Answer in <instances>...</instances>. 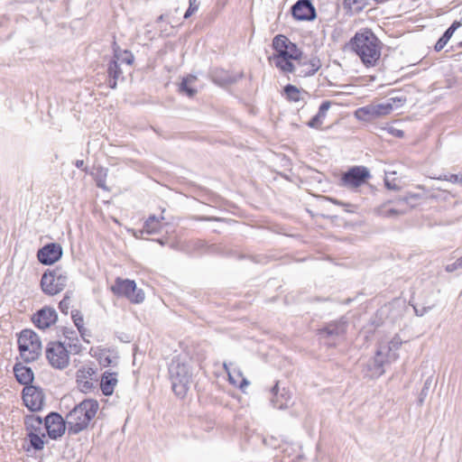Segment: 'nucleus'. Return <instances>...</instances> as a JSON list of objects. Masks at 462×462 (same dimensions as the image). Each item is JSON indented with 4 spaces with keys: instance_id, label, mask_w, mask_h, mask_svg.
<instances>
[{
    "instance_id": "52",
    "label": "nucleus",
    "mask_w": 462,
    "mask_h": 462,
    "mask_svg": "<svg viewBox=\"0 0 462 462\" xmlns=\"http://www.w3.org/2000/svg\"><path fill=\"white\" fill-rule=\"evenodd\" d=\"M426 311V309H424V310L420 313H419V310L417 309H415V312L417 315H420V316H423L424 312Z\"/></svg>"
},
{
    "instance_id": "1",
    "label": "nucleus",
    "mask_w": 462,
    "mask_h": 462,
    "mask_svg": "<svg viewBox=\"0 0 462 462\" xmlns=\"http://www.w3.org/2000/svg\"><path fill=\"white\" fill-rule=\"evenodd\" d=\"M349 44L366 67L376 65L381 57V42L371 30L357 32Z\"/></svg>"
},
{
    "instance_id": "47",
    "label": "nucleus",
    "mask_w": 462,
    "mask_h": 462,
    "mask_svg": "<svg viewBox=\"0 0 462 462\" xmlns=\"http://www.w3.org/2000/svg\"><path fill=\"white\" fill-rule=\"evenodd\" d=\"M69 298L65 297L60 302V308L63 310L64 308H68L69 305Z\"/></svg>"
},
{
    "instance_id": "50",
    "label": "nucleus",
    "mask_w": 462,
    "mask_h": 462,
    "mask_svg": "<svg viewBox=\"0 0 462 462\" xmlns=\"http://www.w3.org/2000/svg\"><path fill=\"white\" fill-rule=\"evenodd\" d=\"M83 165H84V161H82V160H78V161L76 162V167H77V168H79V169H80V168H82V167H83Z\"/></svg>"
},
{
    "instance_id": "24",
    "label": "nucleus",
    "mask_w": 462,
    "mask_h": 462,
    "mask_svg": "<svg viewBox=\"0 0 462 462\" xmlns=\"http://www.w3.org/2000/svg\"><path fill=\"white\" fill-rule=\"evenodd\" d=\"M117 383L116 373L105 372L100 382V388L105 395H111L114 393L115 386Z\"/></svg>"
},
{
    "instance_id": "14",
    "label": "nucleus",
    "mask_w": 462,
    "mask_h": 462,
    "mask_svg": "<svg viewBox=\"0 0 462 462\" xmlns=\"http://www.w3.org/2000/svg\"><path fill=\"white\" fill-rule=\"evenodd\" d=\"M291 14L298 21H313L316 9L310 0H299L291 6Z\"/></svg>"
},
{
    "instance_id": "33",
    "label": "nucleus",
    "mask_w": 462,
    "mask_h": 462,
    "mask_svg": "<svg viewBox=\"0 0 462 462\" xmlns=\"http://www.w3.org/2000/svg\"><path fill=\"white\" fill-rule=\"evenodd\" d=\"M168 225L165 222V217L161 216V217H157L154 215L150 216L145 221L146 231H157L158 229L164 228Z\"/></svg>"
},
{
    "instance_id": "20",
    "label": "nucleus",
    "mask_w": 462,
    "mask_h": 462,
    "mask_svg": "<svg viewBox=\"0 0 462 462\" xmlns=\"http://www.w3.org/2000/svg\"><path fill=\"white\" fill-rule=\"evenodd\" d=\"M346 329V324L345 321L339 320L329 323L321 331L323 338L329 339L331 337H341L345 334Z\"/></svg>"
},
{
    "instance_id": "19",
    "label": "nucleus",
    "mask_w": 462,
    "mask_h": 462,
    "mask_svg": "<svg viewBox=\"0 0 462 462\" xmlns=\"http://www.w3.org/2000/svg\"><path fill=\"white\" fill-rule=\"evenodd\" d=\"M273 397L271 399V402L273 405V407L277 409H286L289 407L291 401V395L288 391L283 389L281 393L279 391L278 383H276L273 390Z\"/></svg>"
},
{
    "instance_id": "7",
    "label": "nucleus",
    "mask_w": 462,
    "mask_h": 462,
    "mask_svg": "<svg viewBox=\"0 0 462 462\" xmlns=\"http://www.w3.org/2000/svg\"><path fill=\"white\" fill-rule=\"evenodd\" d=\"M68 276L61 269L45 273L41 279V287L48 295H56L67 286Z\"/></svg>"
},
{
    "instance_id": "16",
    "label": "nucleus",
    "mask_w": 462,
    "mask_h": 462,
    "mask_svg": "<svg viewBox=\"0 0 462 462\" xmlns=\"http://www.w3.org/2000/svg\"><path fill=\"white\" fill-rule=\"evenodd\" d=\"M76 381L79 389L81 392L88 393L94 387L96 379V371L91 367L83 366L77 371Z\"/></svg>"
},
{
    "instance_id": "27",
    "label": "nucleus",
    "mask_w": 462,
    "mask_h": 462,
    "mask_svg": "<svg viewBox=\"0 0 462 462\" xmlns=\"http://www.w3.org/2000/svg\"><path fill=\"white\" fill-rule=\"evenodd\" d=\"M269 60L283 72H296L295 64L288 58L273 54L269 58Z\"/></svg>"
},
{
    "instance_id": "43",
    "label": "nucleus",
    "mask_w": 462,
    "mask_h": 462,
    "mask_svg": "<svg viewBox=\"0 0 462 462\" xmlns=\"http://www.w3.org/2000/svg\"><path fill=\"white\" fill-rule=\"evenodd\" d=\"M445 269L448 273H452L458 269H462L460 259L458 258L455 263L448 264Z\"/></svg>"
},
{
    "instance_id": "34",
    "label": "nucleus",
    "mask_w": 462,
    "mask_h": 462,
    "mask_svg": "<svg viewBox=\"0 0 462 462\" xmlns=\"http://www.w3.org/2000/svg\"><path fill=\"white\" fill-rule=\"evenodd\" d=\"M291 42L282 34L276 35L273 40V48L276 51L275 54H282Z\"/></svg>"
},
{
    "instance_id": "38",
    "label": "nucleus",
    "mask_w": 462,
    "mask_h": 462,
    "mask_svg": "<svg viewBox=\"0 0 462 462\" xmlns=\"http://www.w3.org/2000/svg\"><path fill=\"white\" fill-rule=\"evenodd\" d=\"M106 175H107V170L100 168L97 170L96 176H95V180H96L97 186L104 190L108 189L106 185Z\"/></svg>"
},
{
    "instance_id": "5",
    "label": "nucleus",
    "mask_w": 462,
    "mask_h": 462,
    "mask_svg": "<svg viewBox=\"0 0 462 462\" xmlns=\"http://www.w3.org/2000/svg\"><path fill=\"white\" fill-rule=\"evenodd\" d=\"M17 343L21 358L26 363L37 360L42 354L40 337L31 329L21 331Z\"/></svg>"
},
{
    "instance_id": "39",
    "label": "nucleus",
    "mask_w": 462,
    "mask_h": 462,
    "mask_svg": "<svg viewBox=\"0 0 462 462\" xmlns=\"http://www.w3.org/2000/svg\"><path fill=\"white\" fill-rule=\"evenodd\" d=\"M72 319L75 326L77 327L79 332L80 333L81 337H84L87 332V329L84 328V319L83 316L80 314L79 311H76L72 313Z\"/></svg>"
},
{
    "instance_id": "4",
    "label": "nucleus",
    "mask_w": 462,
    "mask_h": 462,
    "mask_svg": "<svg viewBox=\"0 0 462 462\" xmlns=\"http://www.w3.org/2000/svg\"><path fill=\"white\" fill-rule=\"evenodd\" d=\"M402 340L395 335L387 344H381L373 359L372 376H380L384 373L383 365L396 361L399 357L398 350Z\"/></svg>"
},
{
    "instance_id": "51",
    "label": "nucleus",
    "mask_w": 462,
    "mask_h": 462,
    "mask_svg": "<svg viewBox=\"0 0 462 462\" xmlns=\"http://www.w3.org/2000/svg\"><path fill=\"white\" fill-rule=\"evenodd\" d=\"M437 189L443 192V195H444L443 199H447V198L450 195V193L447 192L446 190H442L440 188H437Z\"/></svg>"
},
{
    "instance_id": "8",
    "label": "nucleus",
    "mask_w": 462,
    "mask_h": 462,
    "mask_svg": "<svg viewBox=\"0 0 462 462\" xmlns=\"http://www.w3.org/2000/svg\"><path fill=\"white\" fill-rule=\"evenodd\" d=\"M69 352L65 346V343L50 342L47 345L45 355L53 368L62 370L69 364Z\"/></svg>"
},
{
    "instance_id": "40",
    "label": "nucleus",
    "mask_w": 462,
    "mask_h": 462,
    "mask_svg": "<svg viewBox=\"0 0 462 462\" xmlns=\"http://www.w3.org/2000/svg\"><path fill=\"white\" fill-rule=\"evenodd\" d=\"M224 367H225V370L226 371L227 374H228V377H229V382L234 384V385H236L238 386L239 388L243 389L245 386L248 385V382L246 381L245 378H242L241 379V382H238V380L234 376V374L229 371L228 367H227V365L225 363L224 364Z\"/></svg>"
},
{
    "instance_id": "37",
    "label": "nucleus",
    "mask_w": 462,
    "mask_h": 462,
    "mask_svg": "<svg viewBox=\"0 0 462 462\" xmlns=\"http://www.w3.org/2000/svg\"><path fill=\"white\" fill-rule=\"evenodd\" d=\"M283 91H284V95L286 96V98L289 101L297 102L300 99V92L298 89V88H296L293 85L289 84V85L285 86Z\"/></svg>"
},
{
    "instance_id": "28",
    "label": "nucleus",
    "mask_w": 462,
    "mask_h": 462,
    "mask_svg": "<svg viewBox=\"0 0 462 462\" xmlns=\"http://www.w3.org/2000/svg\"><path fill=\"white\" fill-rule=\"evenodd\" d=\"M113 51H114V59L113 60H117V63L122 64L125 63L127 65H132L134 60L133 53L130 51L125 50L122 51L120 47L116 44V42L113 43Z\"/></svg>"
},
{
    "instance_id": "36",
    "label": "nucleus",
    "mask_w": 462,
    "mask_h": 462,
    "mask_svg": "<svg viewBox=\"0 0 462 462\" xmlns=\"http://www.w3.org/2000/svg\"><path fill=\"white\" fill-rule=\"evenodd\" d=\"M31 445L33 447V448L37 450H41L44 447V440L45 438L44 432L42 433H27Z\"/></svg>"
},
{
    "instance_id": "15",
    "label": "nucleus",
    "mask_w": 462,
    "mask_h": 462,
    "mask_svg": "<svg viewBox=\"0 0 462 462\" xmlns=\"http://www.w3.org/2000/svg\"><path fill=\"white\" fill-rule=\"evenodd\" d=\"M58 314L53 308L44 307L32 318L33 324L40 329H46L56 323Z\"/></svg>"
},
{
    "instance_id": "48",
    "label": "nucleus",
    "mask_w": 462,
    "mask_h": 462,
    "mask_svg": "<svg viewBox=\"0 0 462 462\" xmlns=\"http://www.w3.org/2000/svg\"><path fill=\"white\" fill-rule=\"evenodd\" d=\"M194 13H195L194 8H193V7H189V8H188V10L186 11V13L184 14V18H185V19H188V18H189V17H190Z\"/></svg>"
},
{
    "instance_id": "57",
    "label": "nucleus",
    "mask_w": 462,
    "mask_h": 462,
    "mask_svg": "<svg viewBox=\"0 0 462 462\" xmlns=\"http://www.w3.org/2000/svg\"><path fill=\"white\" fill-rule=\"evenodd\" d=\"M459 46L462 47V42H459Z\"/></svg>"
},
{
    "instance_id": "53",
    "label": "nucleus",
    "mask_w": 462,
    "mask_h": 462,
    "mask_svg": "<svg viewBox=\"0 0 462 462\" xmlns=\"http://www.w3.org/2000/svg\"><path fill=\"white\" fill-rule=\"evenodd\" d=\"M156 243H158L161 245H164V241L162 239H158Z\"/></svg>"
},
{
    "instance_id": "10",
    "label": "nucleus",
    "mask_w": 462,
    "mask_h": 462,
    "mask_svg": "<svg viewBox=\"0 0 462 462\" xmlns=\"http://www.w3.org/2000/svg\"><path fill=\"white\" fill-rule=\"evenodd\" d=\"M370 177L368 169L365 166H354L343 173L340 185L346 188H358Z\"/></svg>"
},
{
    "instance_id": "2",
    "label": "nucleus",
    "mask_w": 462,
    "mask_h": 462,
    "mask_svg": "<svg viewBox=\"0 0 462 462\" xmlns=\"http://www.w3.org/2000/svg\"><path fill=\"white\" fill-rule=\"evenodd\" d=\"M99 405L92 399L82 401L76 405L66 416L69 433L78 434L86 430L95 418Z\"/></svg>"
},
{
    "instance_id": "42",
    "label": "nucleus",
    "mask_w": 462,
    "mask_h": 462,
    "mask_svg": "<svg viewBox=\"0 0 462 462\" xmlns=\"http://www.w3.org/2000/svg\"><path fill=\"white\" fill-rule=\"evenodd\" d=\"M439 180H444L452 183H458L460 184V174H445L444 176H440L438 178Z\"/></svg>"
},
{
    "instance_id": "22",
    "label": "nucleus",
    "mask_w": 462,
    "mask_h": 462,
    "mask_svg": "<svg viewBox=\"0 0 462 462\" xmlns=\"http://www.w3.org/2000/svg\"><path fill=\"white\" fill-rule=\"evenodd\" d=\"M330 106V101L322 102L321 105L319 106V112L317 113V115L314 116L308 122V126H310V128L320 129Z\"/></svg>"
},
{
    "instance_id": "29",
    "label": "nucleus",
    "mask_w": 462,
    "mask_h": 462,
    "mask_svg": "<svg viewBox=\"0 0 462 462\" xmlns=\"http://www.w3.org/2000/svg\"><path fill=\"white\" fill-rule=\"evenodd\" d=\"M63 335L66 340H68V342L65 341L64 343L68 344L69 351L74 354L79 353L81 351V345L79 344V341L77 337V333L69 328H65Z\"/></svg>"
},
{
    "instance_id": "44",
    "label": "nucleus",
    "mask_w": 462,
    "mask_h": 462,
    "mask_svg": "<svg viewBox=\"0 0 462 462\" xmlns=\"http://www.w3.org/2000/svg\"><path fill=\"white\" fill-rule=\"evenodd\" d=\"M386 101H391L393 106L396 103H397L396 106H401L406 102V97H394L388 98Z\"/></svg>"
},
{
    "instance_id": "25",
    "label": "nucleus",
    "mask_w": 462,
    "mask_h": 462,
    "mask_svg": "<svg viewBox=\"0 0 462 462\" xmlns=\"http://www.w3.org/2000/svg\"><path fill=\"white\" fill-rule=\"evenodd\" d=\"M14 373L17 381L28 386L27 384L32 383L33 380V372L30 367L17 364L14 367Z\"/></svg>"
},
{
    "instance_id": "55",
    "label": "nucleus",
    "mask_w": 462,
    "mask_h": 462,
    "mask_svg": "<svg viewBox=\"0 0 462 462\" xmlns=\"http://www.w3.org/2000/svg\"><path fill=\"white\" fill-rule=\"evenodd\" d=\"M163 20V15H160L159 18H158V21H162Z\"/></svg>"
},
{
    "instance_id": "23",
    "label": "nucleus",
    "mask_w": 462,
    "mask_h": 462,
    "mask_svg": "<svg viewBox=\"0 0 462 462\" xmlns=\"http://www.w3.org/2000/svg\"><path fill=\"white\" fill-rule=\"evenodd\" d=\"M24 425L28 433L44 432V422L40 416L34 414L25 416Z\"/></svg>"
},
{
    "instance_id": "13",
    "label": "nucleus",
    "mask_w": 462,
    "mask_h": 462,
    "mask_svg": "<svg viewBox=\"0 0 462 462\" xmlns=\"http://www.w3.org/2000/svg\"><path fill=\"white\" fill-rule=\"evenodd\" d=\"M66 425V420L56 412L50 413L44 420V430L52 439H56L64 434Z\"/></svg>"
},
{
    "instance_id": "6",
    "label": "nucleus",
    "mask_w": 462,
    "mask_h": 462,
    "mask_svg": "<svg viewBox=\"0 0 462 462\" xmlns=\"http://www.w3.org/2000/svg\"><path fill=\"white\" fill-rule=\"evenodd\" d=\"M112 291L117 296L127 298L132 303H141L144 300V292L138 289L133 280L116 278L115 283L111 286Z\"/></svg>"
},
{
    "instance_id": "12",
    "label": "nucleus",
    "mask_w": 462,
    "mask_h": 462,
    "mask_svg": "<svg viewBox=\"0 0 462 462\" xmlns=\"http://www.w3.org/2000/svg\"><path fill=\"white\" fill-rule=\"evenodd\" d=\"M321 67V61L317 56L308 58L303 53L295 63L296 75L299 77H310L314 75Z\"/></svg>"
},
{
    "instance_id": "45",
    "label": "nucleus",
    "mask_w": 462,
    "mask_h": 462,
    "mask_svg": "<svg viewBox=\"0 0 462 462\" xmlns=\"http://www.w3.org/2000/svg\"><path fill=\"white\" fill-rule=\"evenodd\" d=\"M384 183H385V186L387 187V189H389L396 190L399 189V186H397L395 183H392L388 180H385Z\"/></svg>"
},
{
    "instance_id": "9",
    "label": "nucleus",
    "mask_w": 462,
    "mask_h": 462,
    "mask_svg": "<svg viewBox=\"0 0 462 462\" xmlns=\"http://www.w3.org/2000/svg\"><path fill=\"white\" fill-rule=\"evenodd\" d=\"M393 111L391 101L382 103H371L367 106L357 108L355 116L361 121H372L376 118L389 115Z\"/></svg>"
},
{
    "instance_id": "31",
    "label": "nucleus",
    "mask_w": 462,
    "mask_h": 462,
    "mask_svg": "<svg viewBox=\"0 0 462 462\" xmlns=\"http://www.w3.org/2000/svg\"><path fill=\"white\" fill-rule=\"evenodd\" d=\"M197 80V77L189 75L184 78L180 84L179 91L182 94L187 95L189 97H192L197 94V89L192 88L191 85Z\"/></svg>"
},
{
    "instance_id": "26",
    "label": "nucleus",
    "mask_w": 462,
    "mask_h": 462,
    "mask_svg": "<svg viewBox=\"0 0 462 462\" xmlns=\"http://www.w3.org/2000/svg\"><path fill=\"white\" fill-rule=\"evenodd\" d=\"M107 74L109 79L107 84L109 88L115 89L117 86V80L122 78L123 71L120 68V64L117 63V60H111L108 64Z\"/></svg>"
},
{
    "instance_id": "46",
    "label": "nucleus",
    "mask_w": 462,
    "mask_h": 462,
    "mask_svg": "<svg viewBox=\"0 0 462 462\" xmlns=\"http://www.w3.org/2000/svg\"><path fill=\"white\" fill-rule=\"evenodd\" d=\"M189 7H193L195 12L198 11L199 6V0H189Z\"/></svg>"
},
{
    "instance_id": "18",
    "label": "nucleus",
    "mask_w": 462,
    "mask_h": 462,
    "mask_svg": "<svg viewBox=\"0 0 462 462\" xmlns=\"http://www.w3.org/2000/svg\"><path fill=\"white\" fill-rule=\"evenodd\" d=\"M420 198V196L418 194H410L405 198L400 199L396 202L397 208L388 209V216L406 213L410 208L415 207Z\"/></svg>"
},
{
    "instance_id": "17",
    "label": "nucleus",
    "mask_w": 462,
    "mask_h": 462,
    "mask_svg": "<svg viewBox=\"0 0 462 462\" xmlns=\"http://www.w3.org/2000/svg\"><path fill=\"white\" fill-rule=\"evenodd\" d=\"M61 255V246L55 243L46 245L38 252V259L44 264H51L57 262Z\"/></svg>"
},
{
    "instance_id": "56",
    "label": "nucleus",
    "mask_w": 462,
    "mask_h": 462,
    "mask_svg": "<svg viewBox=\"0 0 462 462\" xmlns=\"http://www.w3.org/2000/svg\"><path fill=\"white\" fill-rule=\"evenodd\" d=\"M460 178H461L460 184L462 185V173L460 174Z\"/></svg>"
},
{
    "instance_id": "30",
    "label": "nucleus",
    "mask_w": 462,
    "mask_h": 462,
    "mask_svg": "<svg viewBox=\"0 0 462 462\" xmlns=\"http://www.w3.org/2000/svg\"><path fill=\"white\" fill-rule=\"evenodd\" d=\"M461 25L459 22H454L450 27L443 33V35L436 42L434 49L436 51H440L452 37L454 32Z\"/></svg>"
},
{
    "instance_id": "32",
    "label": "nucleus",
    "mask_w": 462,
    "mask_h": 462,
    "mask_svg": "<svg viewBox=\"0 0 462 462\" xmlns=\"http://www.w3.org/2000/svg\"><path fill=\"white\" fill-rule=\"evenodd\" d=\"M368 5V0H344L343 7L351 14H359Z\"/></svg>"
},
{
    "instance_id": "3",
    "label": "nucleus",
    "mask_w": 462,
    "mask_h": 462,
    "mask_svg": "<svg viewBox=\"0 0 462 462\" xmlns=\"http://www.w3.org/2000/svg\"><path fill=\"white\" fill-rule=\"evenodd\" d=\"M169 374L175 394L184 397L189 388L192 378L189 364L180 356H175L169 365Z\"/></svg>"
},
{
    "instance_id": "54",
    "label": "nucleus",
    "mask_w": 462,
    "mask_h": 462,
    "mask_svg": "<svg viewBox=\"0 0 462 462\" xmlns=\"http://www.w3.org/2000/svg\"><path fill=\"white\" fill-rule=\"evenodd\" d=\"M439 197H440V196H439V195H437V194H432V195L430 196V198H432V199H439Z\"/></svg>"
},
{
    "instance_id": "21",
    "label": "nucleus",
    "mask_w": 462,
    "mask_h": 462,
    "mask_svg": "<svg viewBox=\"0 0 462 462\" xmlns=\"http://www.w3.org/2000/svg\"><path fill=\"white\" fill-rule=\"evenodd\" d=\"M211 80L218 86H226L236 82V79L226 70L222 69H214L210 71Z\"/></svg>"
},
{
    "instance_id": "11",
    "label": "nucleus",
    "mask_w": 462,
    "mask_h": 462,
    "mask_svg": "<svg viewBox=\"0 0 462 462\" xmlns=\"http://www.w3.org/2000/svg\"><path fill=\"white\" fill-rule=\"evenodd\" d=\"M23 400L25 406L32 411H41L45 404L43 390L34 385H29L23 388Z\"/></svg>"
},
{
    "instance_id": "35",
    "label": "nucleus",
    "mask_w": 462,
    "mask_h": 462,
    "mask_svg": "<svg viewBox=\"0 0 462 462\" xmlns=\"http://www.w3.org/2000/svg\"><path fill=\"white\" fill-rule=\"evenodd\" d=\"M302 53L303 52L297 47L295 43L291 42L289 46H287V48L283 51V52L279 55L296 61L298 59L301 58Z\"/></svg>"
},
{
    "instance_id": "49",
    "label": "nucleus",
    "mask_w": 462,
    "mask_h": 462,
    "mask_svg": "<svg viewBox=\"0 0 462 462\" xmlns=\"http://www.w3.org/2000/svg\"><path fill=\"white\" fill-rule=\"evenodd\" d=\"M394 135L397 137H403L404 133L402 130H395Z\"/></svg>"
},
{
    "instance_id": "41",
    "label": "nucleus",
    "mask_w": 462,
    "mask_h": 462,
    "mask_svg": "<svg viewBox=\"0 0 462 462\" xmlns=\"http://www.w3.org/2000/svg\"><path fill=\"white\" fill-rule=\"evenodd\" d=\"M331 201L335 204L341 205L342 207H344L345 211H346V212L354 213L357 209V207L356 205L341 202L336 199H331Z\"/></svg>"
}]
</instances>
